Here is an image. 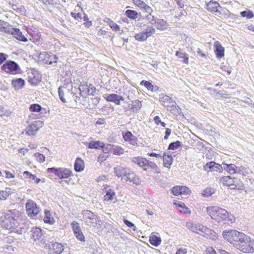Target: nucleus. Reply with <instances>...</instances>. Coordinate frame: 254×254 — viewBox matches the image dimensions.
I'll return each instance as SVG.
<instances>
[{
  "mask_svg": "<svg viewBox=\"0 0 254 254\" xmlns=\"http://www.w3.org/2000/svg\"><path fill=\"white\" fill-rule=\"evenodd\" d=\"M149 168L152 169L154 170H156V169L157 168V166L155 163L146 159L145 171L147 170Z\"/></svg>",
  "mask_w": 254,
  "mask_h": 254,
  "instance_id": "nucleus-51",
  "label": "nucleus"
},
{
  "mask_svg": "<svg viewBox=\"0 0 254 254\" xmlns=\"http://www.w3.org/2000/svg\"><path fill=\"white\" fill-rule=\"evenodd\" d=\"M163 158L164 166L169 168L172 163L173 159L172 156L171 155H166L164 154Z\"/></svg>",
  "mask_w": 254,
  "mask_h": 254,
  "instance_id": "nucleus-34",
  "label": "nucleus"
},
{
  "mask_svg": "<svg viewBox=\"0 0 254 254\" xmlns=\"http://www.w3.org/2000/svg\"><path fill=\"white\" fill-rule=\"evenodd\" d=\"M205 254H216V253L212 247H209L206 250Z\"/></svg>",
  "mask_w": 254,
  "mask_h": 254,
  "instance_id": "nucleus-64",
  "label": "nucleus"
},
{
  "mask_svg": "<svg viewBox=\"0 0 254 254\" xmlns=\"http://www.w3.org/2000/svg\"><path fill=\"white\" fill-rule=\"evenodd\" d=\"M220 7L219 3L217 1H210L207 3L206 8L212 12H217L218 11V7Z\"/></svg>",
  "mask_w": 254,
  "mask_h": 254,
  "instance_id": "nucleus-22",
  "label": "nucleus"
},
{
  "mask_svg": "<svg viewBox=\"0 0 254 254\" xmlns=\"http://www.w3.org/2000/svg\"><path fill=\"white\" fill-rule=\"evenodd\" d=\"M82 216L80 220L86 225L96 228L100 222L99 217L90 210H84L81 213Z\"/></svg>",
  "mask_w": 254,
  "mask_h": 254,
  "instance_id": "nucleus-4",
  "label": "nucleus"
},
{
  "mask_svg": "<svg viewBox=\"0 0 254 254\" xmlns=\"http://www.w3.org/2000/svg\"><path fill=\"white\" fill-rule=\"evenodd\" d=\"M190 190L186 186H181L180 195L189 194L190 192Z\"/></svg>",
  "mask_w": 254,
  "mask_h": 254,
  "instance_id": "nucleus-59",
  "label": "nucleus"
},
{
  "mask_svg": "<svg viewBox=\"0 0 254 254\" xmlns=\"http://www.w3.org/2000/svg\"><path fill=\"white\" fill-rule=\"evenodd\" d=\"M71 225L76 238L80 241H84L85 237L79 224L76 221H73L71 223Z\"/></svg>",
  "mask_w": 254,
  "mask_h": 254,
  "instance_id": "nucleus-12",
  "label": "nucleus"
},
{
  "mask_svg": "<svg viewBox=\"0 0 254 254\" xmlns=\"http://www.w3.org/2000/svg\"><path fill=\"white\" fill-rule=\"evenodd\" d=\"M11 84L15 90L21 89L25 84L24 80L21 78H17L12 80Z\"/></svg>",
  "mask_w": 254,
  "mask_h": 254,
  "instance_id": "nucleus-25",
  "label": "nucleus"
},
{
  "mask_svg": "<svg viewBox=\"0 0 254 254\" xmlns=\"http://www.w3.org/2000/svg\"><path fill=\"white\" fill-rule=\"evenodd\" d=\"M131 161L133 163L137 164L139 167L142 168L143 169L145 170L146 159L139 156L132 158Z\"/></svg>",
  "mask_w": 254,
  "mask_h": 254,
  "instance_id": "nucleus-21",
  "label": "nucleus"
},
{
  "mask_svg": "<svg viewBox=\"0 0 254 254\" xmlns=\"http://www.w3.org/2000/svg\"><path fill=\"white\" fill-rule=\"evenodd\" d=\"M197 225H199V224L192 223L191 222H187L186 223V226L187 228L190 229L191 231L195 232L196 233H197V231L198 230Z\"/></svg>",
  "mask_w": 254,
  "mask_h": 254,
  "instance_id": "nucleus-47",
  "label": "nucleus"
},
{
  "mask_svg": "<svg viewBox=\"0 0 254 254\" xmlns=\"http://www.w3.org/2000/svg\"><path fill=\"white\" fill-rule=\"evenodd\" d=\"M204 170L207 172H222L223 170V165H220L214 162L207 163L204 166Z\"/></svg>",
  "mask_w": 254,
  "mask_h": 254,
  "instance_id": "nucleus-13",
  "label": "nucleus"
},
{
  "mask_svg": "<svg viewBox=\"0 0 254 254\" xmlns=\"http://www.w3.org/2000/svg\"><path fill=\"white\" fill-rule=\"evenodd\" d=\"M39 59L45 61L46 64H51L57 63L58 57L51 53L43 52L39 54Z\"/></svg>",
  "mask_w": 254,
  "mask_h": 254,
  "instance_id": "nucleus-10",
  "label": "nucleus"
},
{
  "mask_svg": "<svg viewBox=\"0 0 254 254\" xmlns=\"http://www.w3.org/2000/svg\"><path fill=\"white\" fill-rule=\"evenodd\" d=\"M64 89H65V88L63 86H60L58 88V93H59V98L63 103L66 102L65 99L64 98Z\"/></svg>",
  "mask_w": 254,
  "mask_h": 254,
  "instance_id": "nucleus-50",
  "label": "nucleus"
},
{
  "mask_svg": "<svg viewBox=\"0 0 254 254\" xmlns=\"http://www.w3.org/2000/svg\"><path fill=\"white\" fill-rule=\"evenodd\" d=\"M124 223L128 227L132 228L133 227V230L134 231H136V227L134 226V224L132 223L131 222H130L129 221L124 219Z\"/></svg>",
  "mask_w": 254,
  "mask_h": 254,
  "instance_id": "nucleus-60",
  "label": "nucleus"
},
{
  "mask_svg": "<svg viewBox=\"0 0 254 254\" xmlns=\"http://www.w3.org/2000/svg\"><path fill=\"white\" fill-rule=\"evenodd\" d=\"M106 100L108 102H114L117 105H120L121 101H124V98L116 94H109L106 97Z\"/></svg>",
  "mask_w": 254,
  "mask_h": 254,
  "instance_id": "nucleus-18",
  "label": "nucleus"
},
{
  "mask_svg": "<svg viewBox=\"0 0 254 254\" xmlns=\"http://www.w3.org/2000/svg\"><path fill=\"white\" fill-rule=\"evenodd\" d=\"M150 243L155 247L158 246L161 242V238L155 235H152L149 237Z\"/></svg>",
  "mask_w": 254,
  "mask_h": 254,
  "instance_id": "nucleus-32",
  "label": "nucleus"
},
{
  "mask_svg": "<svg viewBox=\"0 0 254 254\" xmlns=\"http://www.w3.org/2000/svg\"><path fill=\"white\" fill-rule=\"evenodd\" d=\"M135 38L138 41H145L148 38L144 33L142 31L135 35Z\"/></svg>",
  "mask_w": 254,
  "mask_h": 254,
  "instance_id": "nucleus-52",
  "label": "nucleus"
},
{
  "mask_svg": "<svg viewBox=\"0 0 254 254\" xmlns=\"http://www.w3.org/2000/svg\"><path fill=\"white\" fill-rule=\"evenodd\" d=\"M25 208L27 214L31 218H35L41 211L39 206L34 201L28 199L26 203Z\"/></svg>",
  "mask_w": 254,
  "mask_h": 254,
  "instance_id": "nucleus-7",
  "label": "nucleus"
},
{
  "mask_svg": "<svg viewBox=\"0 0 254 254\" xmlns=\"http://www.w3.org/2000/svg\"><path fill=\"white\" fill-rule=\"evenodd\" d=\"M123 137L125 141L129 142L132 145H137V137L134 136L131 132L127 131L123 134Z\"/></svg>",
  "mask_w": 254,
  "mask_h": 254,
  "instance_id": "nucleus-17",
  "label": "nucleus"
},
{
  "mask_svg": "<svg viewBox=\"0 0 254 254\" xmlns=\"http://www.w3.org/2000/svg\"><path fill=\"white\" fill-rule=\"evenodd\" d=\"M14 248L12 246L6 245L3 247V250L6 253H11L14 251Z\"/></svg>",
  "mask_w": 254,
  "mask_h": 254,
  "instance_id": "nucleus-61",
  "label": "nucleus"
},
{
  "mask_svg": "<svg viewBox=\"0 0 254 254\" xmlns=\"http://www.w3.org/2000/svg\"><path fill=\"white\" fill-rule=\"evenodd\" d=\"M130 104L132 107V112L133 113H137L142 107L141 102L138 100L131 101Z\"/></svg>",
  "mask_w": 254,
  "mask_h": 254,
  "instance_id": "nucleus-27",
  "label": "nucleus"
},
{
  "mask_svg": "<svg viewBox=\"0 0 254 254\" xmlns=\"http://www.w3.org/2000/svg\"><path fill=\"white\" fill-rule=\"evenodd\" d=\"M71 15L76 20H79L82 19V14L81 13L78 12V13H71Z\"/></svg>",
  "mask_w": 254,
  "mask_h": 254,
  "instance_id": "nucleus-63",
  "label": "nucleus"
},
{
  "mask_svg": "<svg viewBox=\"0 0 254 254\" xmlns=\"http://www.w3.org/2000/svg\"><path fill=\"white\" fill-rule=\"evenodd\" d=\"M29 110L33 112H39L43 111H46V109L42 108L41 106L38 104H33L30 106Z\"/></svg>",
  "mask_w": 254,
  "mask_h": 254,
  "instance_id": "nucleus-37",
  "label": "nucleus"
},
{
  "mask_svg": "<svg viewBox=\"0 0 254 254\" xmlns=\"http://www.w3.org/2000/svg\"><path fill=\"white\" fill-rule=\"evenodd\" d=\"M159 100L162 103V105L172 113H178V106H177L176 102L169 96L161 94L159 96Z\"/></svg>",
  "mask_w": 254,
  "mask_h": 254,
  "instance_id": "nucleus-5",
  "label": "nucleus"
},
{
  "mask_svg": "<svg viewBox=\"0 0 254 254\" xmlns=\"http://www.w3.org/2000/svg\"><path fill=\"white\" fill-rule=\"evenodd\" d=\"M112 149L113 154L116 155H121L124 153V149L120 146H115Z\"/></svg>",
  "mask_w": 254,
  "mask_h": 254,
  "instance_id": "nucleus-53",
  "label": "nucleus"
},
{
  "mask_svg": "<svg viewBox=\"0 0 254 254\" xmlns=\"http://www.w3.org/2000/svg\"><path fill=\"white\" fill-rule=\"evenodd\" d=\"M12 193V190L9 188H6L5 190H0V199H6L7 197Z\"/></svg>",
  "mask_w": 254,
  "mask_h": 254,
  "instance_id": "nucleus-33",
  "label": "nucleus"
},
{
  "mask_svg": "<svg viewBox=\"0 0 254 254\" xmlns=\"http://www.w3.org/2000/svg\"><path fill=\"white\" fill-rule=\"evenodd\" d=\"M176 55L179 58L183 59L184 63H188L189 55L186 53L182 52L181 51H177L176 53Z\"/></svg>",
  "mask_w": 254,
  "mask_h": 254,
  "instance_id": "nucleus-42",
  "label": "nucleus"
},
{
  "mask_svg": "<svg viewBox=\"0 0 254 254\" xmlns=\"http://www.w3.org/2000/svg\"><path fill=\"white\" fill-rule=\"evenodd\" d=\"M20 214L17 210H10L1 217L2 227L6 229H14L18 226V217Z\"/></svg>",
  "mask_w": 254,
  "mask_h": 254,
  "instance_id": "nucleus-2",
  "label": "nucleus"
},
{
  "mask_svg": "<svg viewBox=\"0 0 254 254\" xmlns=\"http://www.w3.org/2000/svg\"><path fill=\"white\" fill-rule=\"evenodd\" d=\"M197 226V228H198V230L197 233V234L203 236L204 234H208L210 233V230L206 227L200 224L199 225Z\"/></svg>",
  "mask_w": 254,
  "mask_h": 254,
  "instance_id": "nucleus-40",
  "label": "nucleus"
},
{
  "mask_svg": "<svg viewBox=\"0 0 254 254\" xmlns=\"http://www.w3.org/2000/svg\"><path fill=\"white\" fill-rule=\"evenodd\" d=\"M109 26L114 31L117 32L120 31V26L113 21H111V22L109 23Z\"/></svg>",
  "mask_w": 254,
  "mask_h": 254,
  "instance_id": "nucleus-57",
  "label": "nucleus"
},
{
  "mask_svg": "<svg viewBox=\"0 0 254 254\" xmlns=\"http://www.w3.org/2000/svg\"><path fill=\"white\" fill-rule=\"evenodd\" d=\"M249 169L243 166L238 167L237 173L243 176H246L249 174Z\"/></svg>",
  "mask_w": 254,
  "mask_h": 254,
  "instance_id": "nucleus-46",
  "label": "nucleus"
},
{
  "mask_svg": "<svg viewBox=\"0 0 254 254\" xmlns=\"http://www.w3.org/2000/svg\"><path fill=\"white\" fill-rule=\"evenodd\" d=\"M74 170L77 172L83 170L84 167V161L80 158H77L74 164Z\"/></svg>",
  "mask_w": 254,
  "mask_h": 254,
  "instance_id": "nucleus-23",
  "label": "nucleus"
},
{
  "mask_svg": "<svg viewBox=\"0 0 254 254\" xmlns=\"http://www.w3.org/2000/svg\"><path fill=\"white\" fill-rule=\"evenodd\" d=\"M206 212L210 217L217 222H224L225 223H233L235 217L228 211L218 206H211L206 208Z\"/></svg>",
  "mask_w": 254,
  "mask_h": 254,
  "instance_id": "nucleus-1",
  "label": "nucleus"
},
{
  "mask_svg": "<svg viewBox=\"0 0 254 254\" xmlns=\"http://www.w3.org/2000/svg\"><path fill=\"white\" fill-rule=\"evenodd\" d=\"M9 4L11 6V8L15 10L16 12L24 14L26 12V9L24 6L23 5H19L15 4H11V3H9Z\"/></svg>",
  "mask_w": 254,
  "mask_h": 254,
  "instance_id": "nucleus-31",
  "label": "nucleus"
},
{
  "mask_svg": "<svg viewBox=\"0 0 254 254\" xmlns=\"http://www.w3.org/2000/svg\"><path fill=\"white\" fill-rule=\"evenodd\" d=\"M124 180H125V182H129L137 186L141 184V181L139 177L136 176L131 170L128 172L127 176L124 178Z\"/></svg>",
  "mask_w": 254,
  "mask_h": 254,
  "instance_id": "nucleus-14",
  "label": "nucleus"
},
{
  "mask_svg": "<svg viewBox=\"0 0 254 254\" xmlns=\"http://www.w3.org/2000/svg\"><path fill=\"white\" fill-rule=\"evenodd\" d=\"M133 3L141 9L145 4V2L141 0H133Z\"/></svg>",
  "mask_w": 254,
  "mask_h": 254,
  "instance_id": "nucleus-62",
  "label": "nucleus"
},
{
  "mask_svg": "<svg viewBox=\"0 0 254 254\" xmlns=\"http://www.w3.org/2000/svg\"><path fill=\"white\" fill-rule=\"evenodd\" d=\"M240 14L242 17H246L249 19L252 18L254 16L253 12L251 10L243 11L241 12Z\"/></svg>",
  "mask_w": 254,
  "mask_h": 254,
  "instance_id": "nucleus-54",
  "label": "nucleus"
},
{
  "mask_svg": "<svg viewBox=\"0 0 254 254\" xmlns=\"http://www.w3.org/2000/svg\"><path fill=\"white\" fill-rule=\"evenodd\" d=\"M88 145V147L90 149H99L100 148H103L104 147V143L99 141H91L87 143Z\"/></svg>",
  "mask_w": 254,
  "mask_h": 254,
  "instance_id": "nucleus-30",
  "label": "nucleus"
},
{
  "mask_svg": "<svg viewBox=\"0 0 254 254\" xmlns=\"http://www.w3.org/2000/svg\"><path fill=\"white\" fill-rule=\"evenodd\" d=\"M29 35L31 36L30 40L35 43H39L41 37V34L38 31L34 32V33L29 32Z\"/></svg>",
  "mask_w": 254,
  "mask_h": 254,
  "instance_id": "nucleus-35",
  "label": "nucleus"
},
{
  "mask_svg": "<svg viewBox=\"0 0 254 254\" xmlns=\"http://www.w3.org/2000/svg\"><path fill=\"white\" fill-rule=\"evenodd\" d=\"M180 192L181 186H180L174 187L172 189V192L175 195L178 196L180 195Z\"/></svg>",
  "mask_w": 254,
  "mask_h": 254,
  "instance_id": "nucleus-58",
  "label": "nucleus"
},
{
  "mask_svg": "<svg viewBox=\"0 0 254 254\" xmlns=\"http://www.w3.org/2000/svg\"><path fill=\"white\" fill-rule=\"evenodd\" d=\"M143 19L146 20L151 25H154L156 23V20L157 18L152 15L151 13H148L144 16Z\"/></svg>",
  "mask_w": 254,
  "mask_h": 254,
  "instance_id": "nucleus-43",
  "label": "nucleus"
},
{
  "mask_svg": "<svg viewBox=\"0 0 254 254\" xmlns=\"http://www.w3.org/2000/svg\"><path fill=\"white\" fill-rule=\"evenodd\" d=\"M32 238L34 241L40 239L41 236L43 235L42 230L38 227H35L33 228L32 231Z\"/></svg>",
  "mask_w": 254,
  "mask_h": 254,
  "instance_id": "nucleus-28",
  "label": "nucleus"
},
{
  "mask_svg": "<svg viewBox=\"0 0 254 254\" xmlns=\"http://www.w3.org/2000/svg\"><path fill=\"white\" fill-rule=\"evenodd\" d=\"M155 26L156 28L160 30H164L168 27L167 22L163 19L157 18L156 20Z\"/></svg>",
  "mask_w": 254,
  "mask_h": 254,
  "instance_id": "nucleus-26",
  "label": "nucleus"
},
{
  "mask_svg": "<svg viewBox=\"0 0 254 254\" xmlns=\"http://www.w3.org/2000/svg\"><path fill=\"white\" fill-rule=\"evenodd\" d=\"M215 192V190L214 189L208 187L203 190L201 194L204 197H209L213 194Z\"/></svg>",
  "mask_w": 254,
  "mask_h": 254,
  "instance_id": "nucleus-44",
  "label": "nucleus"
},
{
  "mask_svg": "<svg viewBox=\"0 0 254 254\" xmlns=\"http://www.w3.org/2000/svg\"><path fill=\"white\" fill-rule=\"evenodd\" d=\"M43 125V123L42 121H35L27 127L26 131L30 135H34Z\"/></svg>",
  "mask_w": 254,
  "mask_h": 254,
  "instance_id": "nucleus-11",
  "label": "nucleus"
},
{
  "mask_svg": "<svg viewBox=\"0 0 254 254\" xmlns=\"http://www.w3.org/2000/svg\"><path fill=\"white\" fill-rule=\"evenodd\" d=\"M51 215L52 213L49 210H45V216L43 219L45 223L52 225L55 222L54 217H52Z\"/></svg>",
  "mask_w": 254,
  "mask_h": 254,
  "instance_id": "nucleus-29",
  "label": "nucleus"
},
{
  "mask_svg": "<svg viewBox=\"0 0 254 254\" xmlns=\"http://www.w3.org/2000/svg\"><path fill=\"white\" fill-rule=\"evenodd\" d=\"M140 85H144L148 90H153V85L149 81L142 80Z\"/></svg>",
  "mask_w": 254,
  "mask_h": 254,
  "instance_id": "nucleus-56",
  "label": "nucleus"
},
{
  "mask_svg": "<svg viewBox=\"0 0 254 254\" xmlns=\"http://www.w3.org/2000/svg\"><path fill=\"white\" fill-rule=\"evenodd\" d=\"M222 165L223 170L227 171L229 174L233 175L237 173L238 167L235 164L223 163Z\"/></svg>",
  "mask_w": 254,
  "mask_h": 254,
  "instance_id": "nucleus-20",
  "label": "nucleus"
},
{
  "mask_svg": "<svg viewBox=\"0 0 254 254\" xmlns=\"http://www.w3.org/2000/svg\"><path fill=\"white\" fill-rule=\"evenodd\" d=\"M220 181L221 183L225 186H236V184H237V180L236 178H232L229 176L221 177Z\"/></svg>",
  "mask_w": 254,
  "mask_h": 254,
  "instance_id": "nucleus-19",
  "label": "nucleus"
},
{
  "mask_svg": "<svg viewBox=\"0 0 254 254\" xmlns=\"http://www.w3.org/2000/svg\"><path fill=\"white\" fill-rule=\"evenodd\" d=\"M7 34H11L19 41L26 42L28 41L27 38L22 33L19 29L13 28L9 26V31L7 32Z\"/></svg>",
  "mask_w": 254,
  "mask_h": 254,
  "instance_id": "nucleus-15",
  "label": "nucleus"
},
{
  "mask_svg": "<svg viewBox=\"0 0 254 254\" xmlns=\"http://www.w3.org/2000/svg\"><path fill=\"white\" fill-rule=\"evenodd\" d=\"M146 36L148 38L152 36L155 32V29L152 26H148L143 31Z\"/></svg>",
  "mask_w": 254,
  "mask_h": 254,
  "instance_id": "nucleus-48",
  "label": "nucleus"
},
{
  "mask_svg": "<svg viewBox=\"0 0 254 254\" xmlns=\"http://www.w3.org/2000/svg\"><path fill=\"white\" fill-rule=\"evenodd\" d=\"M23 176L25 178H29L32 180H34L35 183L36 184H38L41 181L40 179L37 178L35 175L31 174L30 172L28 171H25L23 173Z\"/></svg>",
  "mask_w": 254,
  "mask_h": 254,
  "instance_id": "nucleus-36",
  "label": "nucleus"
},
{
  "mask_svg": "<svg viewBox=\"0 0 254 254\" xmlns=\"http://www.w3.org/2000/svg\"><path fill=\"white\" fill-rule=\"evenodd\" d=\"M223 237L236 249L240 247L241 242L245 240L244 239L245 238H247V235L236 230H230L224 231Z\"/></svg>",
  "mask_w": 254,
  "mask_h": 254,
  "instance_id": "nucleus-3",
  "label": "nucleus"
},
{
  "mask_svg": "<svg viewBox=\"0 0 254 254\" xmlns=\"http://www.w3.org/2000/svg\"><path fill=\"white\" fill-rule=\"evenodd\" d=\"M182 142L179 141H177L175 142H173L171 143L168 146L169 150H175L178 149L181 146Z\"/></svg>",
  "mask_w": 254,
  "mask_h": 254,
  "instance_id": "nucleus-49",
  "label": "nucleus"
},
{
  "mask_svg": "<svg viewBox=\"0 0 254 254\" xmlns=\"http://www.w3.org/2000/svg\"><path fill=\"white\" fill-rule=\"evenodd\" d=\"M115 194L114 190L110 189L107 190L106 194L104 196V200L106 201L112 200Z\"/></svg>",
  "mask_w": 254,
  "mask_h": 254,
  "instance_id": "nucleus-38",
  "label": "nucleus"
},
{
  "mask_svg": "<svg viewBox=\"0 0 254 254\" xmlns=\"http://www.w3.org/2000/svg\"><path fill=\"white\" fill-rule=\"evenodd\" d=\"M214 52L218 58H221L224 56V48L219 41H216L214 44Z\"/></svg>",
  "mask_w": 254,
  "mask_h": 254,
  "instance_id": "nucleus-16",
  "label": "nucleus"
},
{
  "mask_svg": "<svg viewBox=\"0 0 254 254\" xmlns=\"http://www.w3.org/2000/svg\"><path fill=\"white\" fill-rule=\"evenodd\" d=\"M126 15L130 19H135L137 18L138 13L135 10H127L125 13Z\"/></svg>",
  "mask_w": 254,
  "mask_h": 254,
  "instance_id": "nucleus-45",
  "label": "nucleus"
},
{
  "mask_svg": "<svg viewBox=\"0 0 254 254\" xmlns=\"http://www.w3.org/2000/svg\"><path fill=\"white\" fill-rule=\"evenodd\" d=\"M47 172L49 174H54L59 179H68L72 175L70 170L65 168H49Z\"/></svg>",
  "mask_w": 254,
  "mask_h": 254,
  "instance_id": "nucleus-6",
  "label": "nucleus"
},
{
  "mask_svg": "<svg viewBox=\"0 0 254 254\" xmlns=\"http://www.w3.org/2000/svg\"><path fill=\"white\" fill-rule=\"evenodd\" d=\"M126 168L127 167H124L122 166H118L114 168V173L118 178H120L122 174L125 172Z\"/></svg>",
  "mask_w": 254,
  "mask_h": 254,
  "instance_id": "nucleus-39",
  "label": "nucleus"
},
{
  "mask_svg": "<svg viewBox=\"0 0 254 254\" xmlns=\"http://www.w3.org/2000/svg\"><path fill=\"white\" fill-rule=\"evenodd\" d=\"M0 31L5 33L9 31V26L8 23L0 20Z\"/></svg>",
  "mask_w": 254,
  "mask_h": 254,
  "instance_id": "nucleus-41",
  "label": "nucleus"
},
{
  "mask_svg": "<svg viewBox=\"0 0 254 254\" xmlns=\"http://www.w3.org/2000/svg\"><path fill=\"white\" fill-rule=\"evenodd\" d=\"M244 240L241 242L240 247H238L237 249L244 253L254 252V241L248 236H247V238H245Z\"/></svg>",
  "mask_w": 254,
  "mask_h": 254,
  "instance_id": "nucleus-9",
  "label": "nucleus"
},
{
  "mask_svg": "<svg viewBox=\"0 0 254 254\" xmlns=\"http://www.w3.org/2000/svg\"><path fill=\"white\" fill-rule=\"evenodd\" d=\"M51 249V253L55 254H60L64 250V247L61 244L55 243L53 244Z\"/></svg>",
  "mask_w": 254,
  "mask_h": 254,
  "instance_id": "nucleus-24",
  "label": "nucleus"
},
{
  "mask_svg": "<svg viewBox=\"0 0 254 254\" xmlns=\"http://www.w3.org/2000/svg\"><path fill=\"white\" fill-rule=\"evenodd\" d=\"M1 69L6 73L12 74L19 73L21 70L19 65L12 61H7L1 66Z\"/></svg>",
  "mask_w": 254,
  "mask_h": 254,
  "instance_id": "nucleus-8",
  "label": "nucleus"
},
{
  "mask_svg": "<svg viewBox=\"0 0 254 254\" xmlns=\"http://www.w3.org/2000/svg\"><path fill=\"white\" fill-rule=\"evenodd\" d=\"M34 155L39 162L43 163L45 161V157L43 154L39 153H36Z\"/></svg>",
  "mask_w": 254,
  "mask_h": 254,
  "instance_id": "nucleus-55",
  "label": "nucleus"
}]
</instances>
